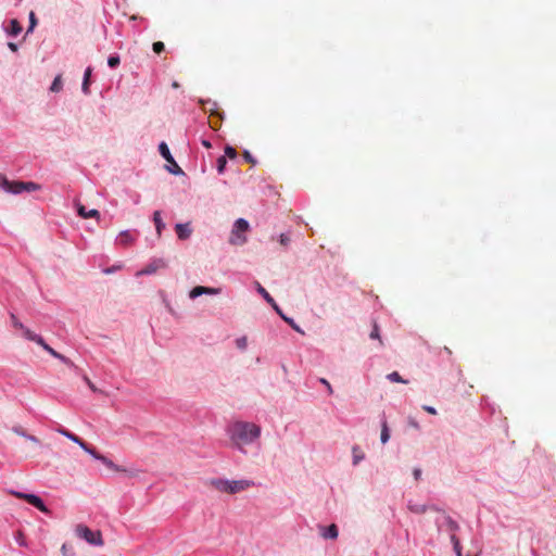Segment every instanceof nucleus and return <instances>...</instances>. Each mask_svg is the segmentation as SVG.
<instances>
[{"instance_id":"obj_52","label":"nucleus","mask_w":556,"mask_h":556,"mask_svg":"<svg viewBox=\"0 0 556 556\" xmlns=\"http://www.w3.org/2000/svg\"><path fill=\"white\" fill-rule=\"evenodd\" d=\"M427 413L431 414V415H435L437 414V409L433 407V406H430V405H424L422 407Z\"/></svg>"},{"instance_id":"obj_7","label":"nucleus","mask_w":556,"mask_h":556,"mask_svg":"<svg viewBox=\"0 0 556 556\" xmlns=\"http://www.w3.org/2000/svg\"><path fill=\"white\" fill-rule=\"evenodd\" d=\"M199 104L201 105L203 111H210L212 116H217L219 118V122L224 119V112H220L218 110L217 102L211 99H199Z\"/></svg>"},{"instance_id":"obj_12","label":"nucleus","mask_w":556,"mask_h":556,"mask_svg":"<svg viewBox=\"0 0 556 556\" xmlns=\"http://www.w3.org/2000/svg\"><path fill=\"white\" fill-rule=\"evenodd\" d=\"M320 535L326 540H336L339 536V529L336 523L319 526Z\"/></svg>"},{"instance_id":"obj_47","label":"nucleus","mask_w":556,"mask_h":556,"mask_svg":"<svg viewBox=\"0 0 556 556\" xmlns=\"http://www.w3.org/2000/svg\"><path fill=\"white\" fill-rule=\"evenodd\" d=\"M10 317H11V321H12L13 327L18 328V329H21V330L25 327V326H24V325H23V324L17 319V317H16L13 313H11V316H10Z\"/></svg>"},{"instance_id":"obj_28","label":"nucleus","mask_w":556,"mask_h":556,"mask_svg":"<svg viewBox=\"0 0 556 556\" xmlns=\"http://www.w3.org/2000/svg\"><path fill=\"white\" fill-rule=\"evenodd\" d=\"M22 331H23L24 338L27 339L28 341H31V342H35V343H41V336L40 334L31 331L27 327H24L22 329Z\"/></svg>"},{"instance_id":"obj_4","label":"nucleus","mask_w":556,"mask_h":556,"mask_svg":"<svg viewBox=\"0 0 556 556\" xmlns=\"http://www.w3.org/2000/svg\"><path fill=\"white\" fill-rule=\"evenodd\" d=\"M7 493L16 498L24 500L26 503H28L29 505H31L33 507H35L36 509L43 514L49 513L48 506L38 494L21 492L14 489H7Z\"/></svg>"},{"instance_id":"obj_51","label":"nucleus","mask_w":556,"mask_h":556,"mask_svg":"<svg viewBox=\"0 0 556 556\" xmlns=\"http://www.w3.org/2000/svg\"><path fill=\"white\" fill-rule=\"evenodd\" d=\"M121 266H111V267H106L102 270L103 274L105 275H110V274H113L115 273Z\"/></svg>"},{"instance_id":"obj_6","label":"nucleus","mask_w":556,"mask_h":556,"mask_svg":"<svg viewBox=\"0 0 556 556\" xmlns=\"http://www.w3.org/2000/svg\"><path fill=\"white\" fill-rule=\"evenodd\" d=\"M76 534L79 539L86 541L92 546H102L103 539L100 530H93L86 525H78L76 527Z\"/></svg>"},{"instance_id":"obj_8","label":"nucleus","mask_w":556,"mask_h":556,"mask_svg":"<svg viewBox=\"0 0 556 556\" xmlns=\"http://www.w3.org/2000/svg\"><path fill=\"white\" fill-rule=\"evenodd\" d=\"M255 283L257 293L271 306L276 314L278 315L279 312H282L281 307L277 304L275 299L267 292V290L260 282L256 281Z\"/></svg>"},{"instance_id":"obj_36","label":"nucleus","mask_w":556,"mask_h":556,"mask_svg":"<svg viewBox=\"0 0 556 556\" xmlns=\"http://www.w3.org/2000/svg\"><path fill=\"white\" fill-rule=\"evenodd\" d=\"M204 286H195L189 291V298L195 300L197 298L204 295Z\"/></svg>"},{"instance_id":"obj_26","label":"nucleus","mask_w":556,"mask_h":556,"mask_svg":"<svg viewBox=\"0 0 556 556\" xmlns=\"http://www.w3.org/2000/svg\"><path fill=\"white\" fill-rule=\"evenodd\" d=\"M389 440H390V429H389L386 418L383 417V419L381 420L380 442L382 444H386L389 442Z\"/></svg>"},{"instance_id":"obj_15","label":"nucleus","mask_w":556,"mask_h":556,"mask_svg":"<svg viewBox=\"0 0 556 556\" xmlns=\"http://www.w3.org/2000/svg\"><path fill=\"white\" fill-rule=\"evenodd\" d=\"M166 266V263L163 258H155L152 262H150L140 274L143 275H152L156 273L157 269L163 268Z\"/></svg>"},{"instance_id":"obj_22","label":"nucleus","mask_w":556,"mask_h":556,"mask_svg":"<svg viewBox=\"0 0 556 556\" xmlns=\"http://www.w3.org/2000/svg\"><path fill=\"white\" fill-rule=\"evenodd\" d=\"M116 240L123 245H128L134 242L135 237L130 233L129 230H122L116 237Z\"/></svg>"},{"instance_id":"obj_16","label":"nucleus","mask_w":556,"mask_h":556,"mask_svg":"<svg viewBox=\"0 0 556 556\" xmlns=\"http://www.w3.org/2000/svg\"><path fill=\"white\" fill-rule=\"evenodd\" d=\"M16 187H17V194H21L23 192L37 191L41 188L40 185H38L34 181H22V180H20V184H17Z\"/></svg>"},{"instance_id":"obj_9","label":"nucleus","mask_w":556,"mask_h":556,"mask_svg":"<svg viewBox=\"0 0 556 556\" xmlns=\"http://www.w3.org/2000/svg\"><path fill=\"white\" fill-rule=\"evenodd\" d=\"M17 184L20 180H10L5 175L0 174V188L9 194H17Z\"/></svg>"},{"instance_id":"obj_29","label":"nucleus","mask_w":556,"mask_h":556,"mask_svg":"<svg viewBox=\"0 0 556 556\" xmlns=\"http://www.w3.org/2000/svg\"><path fill=\"white\" fill-rule=\"evenodd\" d=\"M38 25V18L34 11H30L28 14V27L26 29L25 36L33 34L36 26Z\"/></svg>"},{"instance_id":"obj_55","label":"nucleus","mask_w":556,"mask_h":556,"mask_svg":"<svg viewBox=\"0 0 556 556\" xmlns=\"http://www.w3.org/2000/svg\"><path fill=\"white\" fill-rule=\"evenodd\" d=\"M428 509H431V510L438 511V513L443 511V508H441L440 506H438L435 504L428 505Z\"/></svg>"},{"instance_id":"obj_37","label":"nucleus","mask_w":556,"mask_h":556,"mask_svg":"<svg viewBox=\"0 0 556 556\" xmlns=\"http://www.w3.org/2000/svg\"><path fill=\"white\" fill-rule=\"evenodd\" d=\"M237 155H238L237 151L232 146H230V144L225 146L224 154L222 156H226V160L227 159L235 160L237 157Z\"/></svg>"},{"instance_id":"obj_59","label":"nucleus","mask_w":556,"mask_h":556,"mask_svg":"<svg viewBox=\"0 0 556 556\" xmlns=\"http://www.w3.org/2000/svg\"><path fill=\"white\" fill-rule=\"evenodd\" d=\"M103 31H104V35L106 36V27H105V25H103Z\"/></svg>"},{"instance_id":"obj_42","label":"nucleus","mask_w":556,"mask_h":556,"mask_svg":"<svg viewBox=\"0 0 556 556\" xmlns=\"http://www.w3.org/2000/svg\"><path fill=\"white\" fill-rule=\"evenodd\" d=\"M204 294L205 295H218L222 292L220 288H214V287H206L204 286Z\"/></svg>"},{"instance_id":"obj_23","label":"nucleus","mask_w":556,"mask_h":556,"mask_svg":"<svg viewBox=\"0 0 556 556\" xmlns=\"http://www.w3.org/2000/svg\"><path fill=\"white\" fill-rule=\"evenodd\" d=\"M58 432L60 434L64 435L66 439L71 440L72 442L76 443L79 446L84 442L83 439H80L78 435H76L75 433L71 432L70 430H67L65 428L58 429Z\"/></svg>"},{"instance_id":"obj_33","label":"nucleus","mask_w":556,"mask_h":556,"mask_svg":"<svg viewBox=\"0 0 556 556\" xmlns=\"http://www.w3.org/2000/svg\"><path fill=\"white\" fill-rule=\"evenodd\" d=\"M444 523L447 527V529L452 532V534H455V532L460 529L458 522L454 520L451 516H445Z\"/></svg>"},{"instance_id":"obj_50","label":"nucleus","mask_w":556,"mask_h":556,"mask_svg":"<svg viewBox=\"0 0 556 556\" xmlns=\"http://www.w3.org/2000/svg\"><path fill=\"white\" fill-rule=\"evenodd\" d=\"M84 381L92 392H99L98 388L92 383V381L87 376H84Z\"/></svg>"},{"instance_id":"obj_44","label":"nucleus","mask_w":556,"mask_h":556,"mask_svg":"<svg viewBox=\"0 0 556 556\" xmlns=\"http://www.w3.org/2000/svg\"><path fill=\"white\" fill-rule=\"evenodd\" d=\"M38 345H40L46 352H48L51 356L55 354V350L53 348H51L46 341L45 339L41 337V343H37Z\"/></svg>"},{"instance_id":"obj_56","label":"nucleus","mask_w":556,"mask_h":556,"mask_svg":"<svg viewBox=\"0 0 556 556\" xmlns=\"http://www.w3.org/2000/svg\"><path fill=\"white\" fill-rule=\"evenodd\" d=\"M413 475H414V478H415L416 480H418V479L421 477V469H420V468H415V469L413 470Z\"/></svg>"},{"instance_id":"obj_39","label":"nucleus","mask_w":556,"mask_h":556,"mask_svg":"<svg viewBox=\"0 0 556 556\" xmlns=\"http://www.w3.org/2000/svg\"><path fill=\"white\" fill-rule=\"evenodd\" d=\"M387 379L391 382L406 383L402 376L397 371H392L387 376Z\"/></svg>"},{"instance_id":"obj_18","label":"nucleus","mask_w":556,"mask_h":556,"mask_svg":"<svg viewBox=\"0 0 556 556\" xmlns=\"http://www.w3.org/2000/svg\"><path fill=\"white\" fill-rule=\"evenodd\" d=\"M407 509L413 514L421 515L428 510V505L416 504L412 500H408L407 501Z\"/></svg>"},{"instance_id":"obj_38","label":"nucleus","mask_w":556,"mask_h":556,"mask_svg":"<svg viewBox=\"0 0 556 556\" xmlns=\"http://www.w3.org/2000/svg\"><path fill=\"white\" fill-rule=\"evenodd\" d=\"M52 357L59 359L61 363H63L64 365L71 367V368L75 367V364L67 356L59 353L58 351H55V354L52 355Z\"/></svg>"},{"instance_id":"obj_11","label":"nucleus","mask_w":556,"mask_h":556,"mask_svg":"<svg viewBox=\"0 0 556 556\" xmlns=\"http://www.w3.org/2000/svg\"><path fill=\"white\" fill-rule=\"evenodd\" d=\"M175 231L177 235V238L181 241H186L191 237L192 228L191 224L188 223H177L175 225Z\"/></svg>"},{"instance_id":"obj_57","label":"nucleus","mask_w":556,"mask_h":556,"mask_svg":"<svg viewBox=\"0 0 556 556\" xmlns=\"http://www.w3.org/2000/svg\"><path fill=\"white\" fill-rule=\"evenodd\" d=\"M219 126H220V123H217V122L212 124V128L215 130H217L219 128Z\"/></svg>"},{"instance_id":"obj_21","label":"nucleus","mask_w":556,"mask_h":556,"mask_svg":"<svg viewBox=\"0 0 556 556\" xmlns=\"http://www.w3.org/2000/svg\"><path fill=\"white\" fill-rule=\"evenodd\" d=\"M153 223H154V226H155L156 233L159 236H161L162 231L165 229L166 225H165V223L162 219L160 211H155L153 213Z\"/></svg>"},{"instance_id":"obj_10","label":"nucleus","mask_w":556,"mask_h":556,"mask_svg":"<svg viewBox=\"0 0 556 556\" xmlns=\"http://www.w3.org/2000/svg\"><path fill=\"white\" fill-rule=\"evenodd\" d=\"M2 27L9 37H16L23 30L21 23L16 18L9 20L8 24H3Z\"/></svg>"},{"instance_id":"obj_19","label":"nucleus","mask_w":556,"mask_h":556,"mask_svg":"<svg viewBox=\"0 0 556 556\" xmlns=\"http://www.w3.org/2000/svg\"><path fill=\"white\" fill-rule=\"evenodd\" d=\"M160 155L166 161H173L174 156L169 150L168 144L165 141H161L157 147Z\"/></svg>"},{"instance_id":"obj_2","label":"nucleus","mask_w":556,"mask_h":556,"mask_svg":"<svg viewBox=\"0 0 556 556\" xmlns=\"http://www.w3.org/2000/svg\"><path fill=\"white\" fill-rule=\"evenodd\" d=\"M253 484L252 481L241 479V480H229L225 478H214L211 480V485L214 486L217 491L227 493V494H236L239 493Z\"/></svg>"},{"instance_id":"obj_25","label":"nucleus","mask_w":556,"mask_h":556,"mask_svg":"<svg viewBox=\"0 0 556 556\" xmlns=\"http://www.w3.org/2000/svg\"><path fill=\"white\" fill-rule=\"evenodd\" d=\"M169 165H166L165 168L168 173L175 176H182L185 175V172L181 169V167L177 164L175 159L173 161H168Z\"/></svg>"},{"instance_id":"obj_34","label":"nucleus","mask_w":556,"mask_h":556,"mask_svg":"<svg viewBox=\"0 0 556 556\" xmlns=\"http://www.w3.org/2000/svg\"><path fill=\"white\" fill-rule=\"evenodd\" d=\"M369 338L371 340H379L380 344H382V339H381V336H380V327L378 325V323L376 320H372V328H371V331L369 333Z\"/></svg>"},{"instance_id":"obj_3","label":"nucleus","mask_w":556,"mask_h":556,"mask_svg":"<svg viewBox=\"0 0 556 556\" xmlns=\"http://www.w3.org/2000/svg\"><path fill=\"white\" fill-rule=\"evenodd\" d=\"M250 230V223L245 218H238L232 225L229 237V243L233 245H242L247 242L245 233Z\"/></svg>"},{"instance_id":"obj_20","label":"nucleus","mask_w":556,"mask_h":556,"mask_svg":"<svg viewBox=\"0 0 556 556\" xmlns=\"http://www.w3.org/2000/svg\"><path fill=\"white\" fill-rule=\"evenodd\" d=\"M364 459H365V453L361 450V447L358 445H353V447H352V464H353V466H357Z\"/></svg>"},{"instance_id":"obj_17","label":"nucleus","mask_w":556,"mask_h":556,"mask_svg":"<svg viewBox=\"0 0 556 556\" xmlns=\"http://www.w3.org/2000/svg\"><path fill=\"white\" fill-rule=\"evenodd\" d=\"M278 316H279V317H280V318H281V319H282V320H283L288 326H290L294 331H296L298 333L304 334L303 329H302V328H301V327L295 323V320H294L292 317H290V316L286 315V314L283 313V311H282V312H279Z\"/></svg>"},{"instance_id":"obj_60","label":"nucleus","mask_w":556,"mask_h":556,"mask_svg":"<svg viewBox=\"0 0 556 556\" xmlns=\"http://www.w3.org/2000/svg\"><path fill=\"white\" fill-rule=\"evenodd\" d=\"M435 525L438 526V529L440 530V528H441V527H440V525H439V521H438V520H435Z\"/></svg>"},{"instance_id":"obj_5","label":"nucleus","mask_w":556,"mask_h":556,"mask_svg":"<svg viewBox=\"0 0 556 556\" xmlns=\"http://www.w3.org/2000/svg\"><path fill=\"white\" fill-rule=\"evenodd\" d=\"M7 493L16 498L24 500L26 503H28L29 505H31L33 507H35L36 509L43 514L49 513L48 506L38 494L21 492L14 489H7Z\"/></svg>"},{"instance_id":"obj_40","label":"nucleus","mask_w":556,"mask_h":556,"mask_svg":"<svg viewBox=\"0 0 556 556\" xmlns=\"http://www.w3.org/2000/svg\"><path fill=\"white\" fill-rule=\"evenodd\" d=\"M236 346L240 350V351H244L247 350V346H248V339L245 336H242V337H239L236 339Z\"/></svg>"},{"instance_id":"obj_43","label":"nucleus","mask_w":556,"mask_h":556,"mask_svg":"<svg viewBox=\"0 0 556 556\" xmlns=\"http://www.w3.org/2000/svg\"><path fill=\"white\" fill-rule=\"evenodd\" d=\"M278 241L281 245L283 247H288L291 242V238L288 233H280L279 235V238H278Z\"/></svg>"},{"instance_id":"obj_54","label":"nucleus","mask_w":556,"mask_h":556,"mask_svg":"<svg viewBox=\"0 0 556 556\" xmlns=\"http://www.w3.org/2000/svg\"><path fill=\"white\" fill-rule=\"evenodd\" d=\"M201 144H202L204 148H206V149H211V148H212V143H211V141H210L208 139H206V138H202V139H201Z\"/></svg>"},{"instance_id":"obj_24","label":"nucleus","mask_w":556,"mask_h":556,"mask_svg":"<svg viewBox=\"0 0 556 556\" xmlns=\"http://www.w3.org/2000/svg\"><path fill=\"white\" fill-rule=\"evenodd\" d=\"M99 462H101L106 468L113 470V471H126V469L122 468L121 466L116 465L114 462H112L110 458H108L106 456L102 455L100 456V458L98 459Z\"/></svg>"},{"instance_id":"obj_58","label":"nucleus","mask_w":556,"mask_h":556,"mask_svg":"<svg viewBox=\"0 0 556 556\" xmlns=\"http://www.w3.org/2000/svg\"><path fill=\"white\" fill-rule=\"evenodd\" d=\"M172 86H173V88H178V87H179V85H178V83H177V81H174V83L172 84Z\"/></svg>"},{"instance_id":"obj_1","label":"nucleus","mask_w":556,"mask_h":556,"mask_svg":"<svg viewBox=\"0 0 556 556\" xmlns=\"http://www.w3.org/2000/svg\"><path fill=\"white\" fill-rule=\"evenodd\" d=\"M262 433V429L254 422L235 421L227 429V434L232 444L241 452H244L241 445H249L256 441Z\"/></svg>"},{"instance_id":"obj_49","label":"nucleus","mask_w":556,"mask_h":556,"mask_svg":"<svg viewBox=\"0 0 556 556\" xmlns=\"http://www.w3.org/2000/svg\"><path fill=\"white\" fill-rule=\"evenodd\" d=\"M407 425L416 430L420 429L419 422L414 417L407 418Z\"/></svg>"},{"instance_id":"obj_53","label":"nucleus","mask_w":556,"mask_h":556,"mask_svg":"<svg viewBox=\"0 0 556 556\" xmlns=\"http://www.w3.org/2000/svg\"><path fill=\"white\" fill-rule=\"evenodd\" d=\"M8 48L12 51V52H17L18 51V45L15 43V42H8Z\"/></svg>"},{"instance_id":"obj_32","label":"nucleus","mask_w":556,"mask_h":556,"mask_svg":"<svg viewBox=\"0 0 556 556\" xmlns=\"http://www.w3.org/2000/svg\"><path fill=\"white\" fill-rule=\"evenodd\" d=\"M106 63H108V66L110 68H117L121 64V56L117 52H114V53H111L109 56H108V60H106Z\"/></svg>"},{"instance_id":"obj_41","label":"nucleus","mask_w":556,"mask_h":556,"mask_svg":"<svg viewBox=\"0 0 556 556\" xmlns=\"http://www.w3.org/2000/svg\"><path fill=\"white\" fill-rule=\"evenodd\" d=\"M242 155L245 162L251 163L252 165H255L257 163L256 159L251 154L249 150H243Z\"/></svg>"},{"instance_id":"obj_46","label":"nucleus","mask_w":556,"mask_h":556,"mask_svg":"<svg viewBox=\"0 0 556 556\" xmlns=\"http://www.w3.org/2000/svg\"><path fill=\"white\" fill-rule=\"evenodd\" d=\"M62 553L64 556H74L75 553L73 551V547L72 546H68L66 543H64L62 545V548H61Z\"/></svg>"},{"instance_id":"obj_48","label":"nucleus","mask_w":556,"mask_h":556,"mask_svg":"<svg viewBox=\"0 0 556 556\" xmlns=\"http://www.w3.org/2000/svg\"><path fill=\"white\" fill-rule=\"evenodd\" d=\"M318 381L321 384H324V388H327V391H328L329 394L333 393V389H332L331 384L329 383V381L326 378H319Z\"/></svg>"},{"instance_id":"obj_35","label":"nucleus","mask_w":556,"mask_h":556,"mask_svg":"<svg viewBox=\"0 0 556 556\" xmlns=\"http://www.w3.org/2000/svg\"><path fill=\"white\" fill-rule=\"evenodd\" d=\"M227 160L226 156H218L216 160V169L219 175L224 174L227 168Z\"/></svg>"},{"instance_id":"obj_13","label":"nucleus","mask_w":556,"mask_h":556,"mask_svg":"<svg viewBox=\"0 0 556 556\" xmlns=\"http://www.w3.org/2000/svg\"><path fill=\"white\" fill-rule=\"evenodd\" d=\"M76 212L79 217L85 218V219L86 218H97V219L100 218V212L98 210H96V208L87 210V207L80 203L76 205Z\"/></svg>"},{"instance_id":"obj_14","label":"nucleus","mask_w":556,"mask_h":556,"mask_svg":"<svg viewBox=\"0 0 556 556\" xmlns=\"http://www.w3.org/2000/svg\"><path fill=\"white\" fill-rule=\"evenodd\" d=\"M92 72H93L92 66H87L84 72L83 83H81V91L85 96H89L91 93L90 85L92 83V80H91Z\"/></svg>"},{"instance_id":"obj_30","label":"nucleus","mask_w":556,"mask_h":556,"mask_svg":"<svg viewBox=\"0 0 556 556\" xmlns=\"http://www.w3.org/2000/svg\"><path fill=\"white\" fill-rule=\"evenodd\" d=\"M83 451L89 454L93 459L98 460L101 456V453L98 452L93 446L89 445L85 441L79 446Z\"/></svg>"},{"instance_id":"obj_31","label":"nucleus","mask_w":556,"mask_h":556,"mask_svg":"<svg viewBox=\"0 0 556 556\" xmlns=\"http://www.w3.org/2000/svg\"><path fill=\"white\" fill-rule=\"evenodd\" d=\"M13 431L16 434H18V435H21V437H23V438H25V439H27V440H29V441H31L34 443H37V444L40 443L39 439L36 435L27 433L22 427H14Z\"/></svg>"},{"instance_id":"obj_27","label":"nucleus","mask_w":556,"mask_h":556,"mask_svg":"<svg viewBox=\"0 0 556 556\" xmlns=\"http://www.w3.org/2000/svg\"><path fill=\"white\" fill-rule=\"evenodd\" d=\"M63 89V79H62V75L61 74H58L54 79L52 80L50 87H49V91L50 92H54V93H58L60 92L61 90Z\"/></svg>"},{"instance_id":"obj_45","label":"nucleus","mask_w":556,"mask_h":556,"mask_svg":"<svg viewBox=\"0 0 556 556\" xmlns=\"http://www.w3.org/2000/svg\"><path fill=\"white\" fill-rule=\"evenodd\" d=\"M152 49L156 54H160L165 50V45L162 41H155L152 45Z\"/></svg>"}]
</instances>
